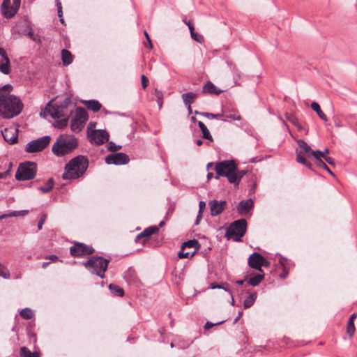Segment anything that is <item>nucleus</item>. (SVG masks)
Returning a JSON list of instances; mask_svg holds the SVG:
<instances>
[{
    "label": "nucleus",
    "mask_w": 357,
    "mask_h": 357,
    "mask_svg": "<svg viewBox=\"0 0 357 357\" xmlns=\"http://www.w3.org/2000/svg\"><path fill=\"white\" fill-rule=\"evenodd\" d=\"M24 105L17 96L10 93L0 94V116L3 119H12L18 116L22 111Z\"/></svg>",
    "instance_id": "f257e3e1"
},
{
    "label": "nucleus",
    "mask_w": 357,
    "mask_h": 357,
    "mask_svg": "<svg viewBox=\"0 0 357 357\" xmlns=\"http://www.w3.org/2000/svg\"><path fill=\"white\" fill-rule=\"evenodd\" d=\"M88 166V159L84 155H77L65 165L62 178L65 180L79 178L85 174Z\"/></svg>",
    "instance_id": "f03ea898"
},
{
    "label": "nucleus",
    "mask_w": 357,
    "mask_h": 357,
    "mask_svg": "<svg viewBox=\"0 0 357 357\" xmlns=\"http://www.w3.org/2000/svg\"><path fill=\"white\" fill-rule=\"evenodd\" d=\"M78 146L77 139L70 135H59L52 146V152L56 156H63L71 153Z\"/></svg>",
    "instance_id": "7ed1b4c3"
},
{
    "label": "nucleus",
    "mask_w": 357,
    "mask_h": 357,
    "mask_svg": "<svg viewBox=\"0 0 357 357\" xmlns=\"http://www.w3.org/2000/svg\"><path fill=\"white\" fill-rule=\"evenodd\" d=\"M109 262V259H106L100 256H93L84 262V266L93 274H96L100 278H104Z\"/></svg>",
    "instance_id": "20e7f679"
},
{
    "label": "nucleus",
    "mask_w": 357,
    "mask_h": 357,
    "mask_svg": "<svg viewBox=\"0 0 357 357\" xmlns=\"http://www.w3.org/2000/svg\"><path fill=\"white\" fill-rule=\"evenodd\" d=\"M70 102V100L69 98H66L63 100V102L61 105H52V101H50L47 104L44 112L40 113V116H42L43 114H47L54 119H60L64 116H68L70 112L68 109V105Z\"/></svg>",
    "instance_id": "39448f33"
},
{
    "label": "nucleus",
    "mask_w": 357,
    "mask_h": 357,
    "mask_svg": "<svg viewBox=\"0 0 357 357\" xmlns=\"http://www.w3.org/2000/svg\"><path fill=\"white\" fill-rule=\"evenodd\" d=\"M236 169V163L234 160H225L215 165V170L216 172L215 178L218 179L220 176H226L230 183L235 182L234 173Z\"/></svg>",
    "instance_id": "423d86ee"
},
{
    "label": "nucleus",
    "mask_w": 357,
    "mask_h": 357,
    "mask_svg": "<svg viewBox=\"0 0 357 357\" xmlns=\"http://www.w3.org/2000/svg\"><path fill=\"white\" fill-rule=\"evenodd\" d=\"M247 222L245 219H240L233 222L226 231V236L235 241H241L245 234Z\"/></svg>",
    "instance_id": "0eeeda50"
},
{
    "label": "nucleus",
    "mask_w": 357,
    "mask_h": 357,
    "mask_svg": "<svg viewBox=\"0 0 357 357\" xmlns=\"http://www.w3.org/2000/svg\"><path fill=\"white\" fill-rule=\"evenodd\" d=\"M37 173V165L33 162L21 163L16 172L15 178L18 181H26L33 178Z\"/></svg>",
    "instance_id": "6e6552de"
},
{
    "label": "nucleus",
    "mask_w": 357,
    "mask_h": 357,
    "mask_svg": "<svg viewBox=\"0 0 357 357\" xmlns=\"http://www.w3.org/2000/svg\"><path fill=\"white\" fill-rule=\"evenodd\" d=\"M88 119L89 116L86 109L82 107H77L70 122L71 130L74 132H79L84 128Z\"/></svg>",
    "instance_id": "1a4fd4ad"
},
{
    "label": "nucleus",
    "mask_w": 357,
    "mask_h": 357,
    "mask_svg": "<svg viewBox=\"0 0 357 357\" xmlns=\"http://www.w3.org/2000/svg\"><path fill=\"white\" fill-rule=\"evenodd\" d=\"M21 0H3L1 5V15L7 19L11 18L17 13Z\"/></svg>",
    "instance_id": "9d476101"
},
{
    "label": "nucleus",
    "mask_w": 357,
    "mask_h": 357,
    "mask_svg": "<svg viewBox=\"0 0 357 357\" xmlns=\"http://www.w3.org/2000/svg\"><path fill=\"white\" fill-rule=\"evenodd\" d=\"M50 139V137L47 135L37 139L32 140L26 145L25 151L27 153L41 151L49 145Z\"/></svg>",
    "instance_id": "9b49d317"
},
{
    "label": "nucleus",
    "mask_w": 357,
    "mask_h": 357,
    "mask_svg": "<svg viewBox=\"0 0 357 357\" xmlns=\"http://www.w3.org/2000/svg\"><path fill=\"white\" fill-rule=\"evenodd\" d=\"M198 248V242L196 240H190L183 243L178 257L180 259L190 258L195 255Z\"/></svg>",
    "instance_id": "f8f14e48"
},
{
    "label": "nucleus",
    "mask_w": 357,
    "mask_h": 357,
    "mask_svg": "<svg viewBox=\"0 0 357 357\" xmlns=\"http://www.w3.org/2000/svg\"><path fill=\"white\" fill-rule=\"evenodd\" d=\"M94 249L88 245L76 242L70 248V253L74 257H84L93 254Z\"/></svg>",
    "instance_id": "ddd939ff"
},
{
    "label": "nucleus",
    "mask_w": 357,
    "mask_h": 357,
    "mask_svg": "<svg viewBox=\"0 0 357 357\" xmlns=\"http://www.w3.org/2000/svg\"><path fill=\"white\" fill-rule=\"evenodd\" d=\"M88 138L91 144L100 145L109 140V134L104 130H95L88 132Z\"/></svg>",
    "instance_id": "4468645a"
},
{
    "label": "nucleus",
    "mask_w": 357,
    "mask_h": 357,
    "mask_svg": "<svg viewBox=\"0 0 357 357\" xmlns=\"http://www.w3.org/2000/svg\"><path fill=\"white\" fill-rule=\"evenodd\" d=\"M129 160V157L124 153H111L105 158L108 165H123L128 164Z\"/></svg>",
    "instance_id": "2eb2a0df"
},
{
    "label": "nucleus",
    "mask_w": 357,
    "mask_h": 357,
    "mask_svg": "<svg viewBox=\"0 0 357 357\" xmlns=\"http://www.w3.org/2000/svg\"><path fill=\"white\" fill-rule=\"evenodd\" d=\"M17 132V128L14 126L6 128L3 130H1L4 140L10 144H13L17 142L18 137Z\"/></svg>",
    "instance_id": "dca6fc26"
},
{
    "label": "nucleus",
    "mask_w": 357,
    "mask_h": 357,
    "mask_svg": "<svg viewBox=\"0 0 357 357\" xmlns=\"http://www.w3.org/2000/svg\"><path fill=\"white\" fill-rule=\"evenodd\" d=\"M10 71V59L8 57L5 50L0 47V72L8 75Z\"/></svg>",
    "instance_id": "f3484780"
},
{
    "label": "nucleus",
    "mask_w": 357,
    "mask_h": 357,
    "mask_svg": "<svg viewBox=\"0 0 357 357\" xmlns=\"http://www.w3.org/2000/svg\"><path fill=\"white\" fill-rule=\"evenodd\" d=\"M264 261V257L258 252L252 253L248 258V265L251 268L257 270L259 272L262 273L261 268V264Z\"/></svg>",
    "instance_id": "a211bd4d"
},
{
    "label": "nucleus",
    "mask_w": 357,
    "mask_h": 357,
    "mask_svg": "<svg viewBox=\"0 0 357 357\" xmlns=\"http://www.w3.org/2000/svg\"><path fill=\"white\" fill-rule=\"evenodd\" d=\"M225 201L211 200L209 202L208 205L211 208V214L212 216H216L220 214L225 209Z\"/></svg>",
    "instance_id": "6ab92c4d"
},
{
    "label": "nucleus",
    "mask_w": 357,
    "mask_h": 357,
    "mask_svg": "<svg viewBox=\"0 0 357 357\" xmlns=\"http://www.w3.org/2000/svg\"><path fill=\"white\" fill-rule=\"evenodd\" d=\"M253 207V201L252 199L243 200L239 202L237 207L238 212L241 214H245Z\"/></svg>",
    "instance_id": "aec40b11"
},
{
    "label": "nucleus",
    "mask_w": 357,
    "mask_h": 357,
    "mask_svg": "<svg viewBox=\"0 0 357 357\" xmlns=\"http://www.w3.org/2000/svg\"><path fill=\"white\" fill-rule=\"evenodd\" d=\"M203 93L219 95L222 92V90L219 89L211 82H206L203 86Z\"/></svg>",
    "instance_id": "412c9836"
},
{
    "label": "nucleus",
    "mask_w": 357,
    "mask_h": 357,
    "mask_svg": "<svg viewBox=\"0 0 357 357\" xmlns=\"http://www.w3.org/2000/svg\"><path fill=\"white\" fill-rule=\"evenodd\" d=\"M159 229L157 226H151L146 228L142 232L139 234L137 236V239H140L144 237H149L151 235L157 233Z\"/></svg>",
    "instance_id": "4be33fe9"
},
{
    "label": "nucleus",
    "mask_w": 357,
    "mask_h": 357,
    "mask_svg": "<svg viewBox=\"0 0 357 357\" xmlns=\"http://www.w3.org/2000/svg\"><path fill=\"white\" fill-rule=\"evenodd\" d=\"M229 119L234 121H240L241 120V116L240 115L239 112L236 109L226 111L225 112V118L222 119V121H226Z\"/></svg>",
    "instance_id": "5701e85b"
},
{
    "label": "nucleus",
    "mask_w": 357,
    "mask_h": 357,
    "mask_svg": "<svg viewBox=\"0 0 357 357\" xmlns=\"http://www.w3.org/2000/svg\"><path fill=\"white\" fill-rule=\"evenodd\" d=\"M83 103L88 109L93 112H98L101 108V104L96 100H85Z\"/></svg>",
    "instance_id": "b1692460"
},
{
    "label": "nucleus",
    "mask_w": 357,
    "mask_h": 357,
    "mask_svg": "<svg viewBox=\"0 0 357 357\" xmlns=\"http://www.w3.org/2000/svg\"><path fill=\"white\" fill-rule=\"evenodd\" d=\"M61 59L64 66H68L73 62V55L70 51L63 49L61 51Z\"/></svg>",
    "instance_id": "393cba45"
},
{
    "label": "nucleus",
    "mask_w": 357,
    "mask_h": 357,
    "mask_svg": "<svg viewBox=\"0 0 357 357\" xmlns=\"http://www.w3.org/2000/svg\"><path fill=\"white\" fill-rule=\"evenodd\" d=\"M264 273L262 271V273L259 272L258 274L255 275V276L250 278L248 280V283L253 287L257 286L264 279Z\"/></svg>",
    "instance_id": "a878e982"
},
{
    "label": "nucleus",
    "mask_w": 357,
    "mask_h": 357,
    "mask_svg": "<svg viewBox=\"0 0 357 357\" xmlns=\"http://www.w3.org/2000/svg\"><path fill=\"white\" fill-rule=\"evenodd\" d=\"M311 108L317 113L318 116L324 121H328V118L326 115L323 112V111L321 109V107L316 102H313L311 104Z\"/></svg>",
    "instance_id": "bb28decb"
},
{
    "label": "nucleus",
    "mask_w": 357,
    "mask_h": 357,
    "mask_svg": "<svg viewBox=\"0 0 357 357\" xmlns=\"http://www.w3.org/2000/svg\"><path fill=\"white\" fill-rule=\"evenodd\" d=\"M20 355L23 357H40V354L38 351L31 352L26 347L20 348Z\"/></svg>",
    "instance_id": "cd10ccee"
},
{
    "label": "nucleus",
    "mask_w": 357,
    "mask_h": 357,
    "mask_svg": "<svg viewBox=\"0 0 357 357\" xmlns=\"http://www.w3.org/2000/svg\"><path fill=\"white\" fill-rule=\"evenodd\" d=\"M197 98V94L193 92H188L182 95V98L185 104H192Z\"/></svg>",
    "instance_id": "c85d7f7f"
},
{
    "label": "nucleus",
    "mask_w": 357,
    "mask_h": 357,
    "mask_svg": "<svg viewBox=\"0 0 357 357\" xmlns=\"http://www.w3.org/2000/svg\"><path fill=\"white\" fill-rule=\"evenodd\" d=\"M109 289L116 296L122 297L124 295L123 289L118 285L110 284L109 285Z\"/></svg>",
    "instance_id": "c756f323"
},
{
    "label": "nucleus",
    "mask_w": 357,
    "mask_h": 357,
    "mask_svg": "<svg viewBox=\"0 0 357 357\" xmlns=\"http://www.w3.org/2000/svg\"><path fill=\"white\" fill-rule=\"evenodd\" d=\"M246 172H247L245 170L238 171L237 169V167L236 166V169L234 170V176L236 181L235 182L232 183V184L238 185L239 182L241 181V178L246 174Z\"/></svg>",
    "instance_id": "7c9ffc66"
},
{
    "label": "nucleus",
    "mask_w": 357,
    "mask_h": 357,
    "mask_svg": "<svg viewBox=\"0 0 357 357\" xmlns=\"http://www.w3.org/2000/svg\"><path fill=\"white\" fill-rule=\"evenodd\" d=\"M296 161L305 165L309 169H311V165L307 161L306 158L302 155L301 152L296 150Z\"/></svg>",
    "instance_id": "2f4dec72"
},
{
    "label": "nucleus",
    "mask_w": 357,
    "mask_h": 357,
    "mask_svg": "<svg viewBox=\"0 0 357 357\" xmlns=\"http://www.w3.org/2000/svg\"><path fill=\"white\" fill-rule=\"evenodd\" d=\"M53 186L54 180L52 178H51L47 181L45 185L40 187L39 190L44 193H47L49 192L53 188Z\"/></svg>",
    "instance_id": "473e14b6"
},
{
    "label": "nucleus",
    "mask_w": 357,
    "mask_h": 357,
    "mask_svg": "<svg viewBox=\"0 0 357 357\" xmlns=\"http://www.w3.org/2000/svg\"><path fill=\"white\" fill-rule=\"evenodd\" d=\"M20 316L24 319H31L33 317V311L29 308H24L20 312Z\"/></svg>",
    "instance_id": "72a5a7b5"
},
{
    "label": "nucleus",
    "mask_w": 357,
    "mask_h": 357,
    "mask_svg": "<svg viewBox=\"0 0 357 357\" xmlns=\"http://www.w3.org/2000/svg\"><path fill=\"white\" fill-rule=\"evenodd\" d=\"M297 142H298V144L299 147L301 148L305 153L308 154L309 156H310V154H311V153H310V151H311L310 146L304 140H302V139L298 140Z\"/></svg>",
    "instance_id": "f704fd0d"
},
{
    "label": "nucleus",
    "mask_w": 357,
    "mask_h": 357,
    "mask_svg": "<svg viewBox=\"0 0 357 357\" xmlns=\"http://www.w3.org/2000/svg\"><path fill=\"white\" fill-rule=\"evenodd\" d=\"M257 296L255 294L250 295L243 302V306L245 308H248L251 307L255 300H256Z\"/></svg>",
    "instance_id": "c9c22d12"
},
{
    "label": "nucleus",
    "mask_w": 357,
    "mask_h": 357,
    "mask_svg": "<svg viewBox=\"0 0 357 357\" xmlns=\"http://www.w3.org/2000/svg\"><path fill=\"white\" fill-rule=\"evenodd\" d=\"M68 123V116L62 117L61 119L56 121L55 126L58 128L63 129L67 126Z\"/></svg>",
    "instance_id": "e433bc0d"
},
{
    "label": "nucleus",
    "mask_w": 357,
    "mask_h": 357,
    "mask_svg": "<svg viewBox=\"0 0 357 357\" xmlns=\"http://www.w3.org/2000/svg\"><path fill=\"white\" fill-rule=\"evenodd\" d=\"M154 96L157 99L158 107L160 109L162 105L163 93L160 90L155 89L154 91Z\"/></svg>",
    "instance_id": "4c0bfd02"
},
{
    "label": "nucleus",
    "mask_w": 357,
    "mask_h": 357,
    "mask_svg": "<svg viewBox=\"0 0 357 357\" xmlns=\"http://www.w3.org/2000/svg\"><path fill=\"white\" fill-rule=\"evenodd\" d=\"M0 276L4 279H8L10 277L9 271L0 262Z\"/></svg>",
    "instance_id": "58836bf2"
},
{
    "label": "nucleus",
    "mask_w": 357,
    "mask_h": 357,
    "mask_svg": "<svg viewBox=\"0 0 357 357\" xmlns=\"http://www.w3.org/2000/svg\"><path fill=\"white\" fill-rule=\"evenodd\" d=\"M356 328L354 326V322L351 320H349L347 325V333L350 337H352L355 333Z\"/></svg>",
    "instance_id": "ea45409f"
},
{
    "label": "nucleus",
    "mask_w": 357,
    "mask_h": 357,
    "mask_svg": "<svg viewBox=\"0 0 357 357\" xmlns=\"http://www.w3.org/2000/svg\"><path fill=\"white\" fill-rule=\"evenodd\" d=\"M316 165L324 169H326V171H328L331 174L333 175V173L331 171V169L328 167V166L326 165V164L321 160H318L315 162Z\"/></svg>",
    "instance_id": "a19ab883"
},
{
    "label": "nucleus",
    "mask_w": 357,
    "mask_h": 357,
    "mask_svg": "<svg viewBox=\"0 0 357 357\" xmlns=\"http://www.w3.org/2000/svg\"><path fill=\"white\" fill-rule=\"evenodd\" d=\"M312 155L315 159L316 161L318 160H321L322 158H324V153L321 151H314L311 152L310 155Z\"/></svg>",
    "instance_id": "79ce46f5"
},
{
    "label": "nucleus",
    "mask_w": 357,
    "mask_h": 357,
    "mask_svg": "<svg viewBox=\"0 0 357 357\" xmlns=\"http://www.w3.org/2000/svg\"><path fill=\"white\" fill-rule=\"evenodd\" d=\"M27 211H14L10 213H8V215L10 218L11 217H17V216H21L24 215L27 213Z\"/></svg>",
    "instance_id": "37998d69"
},
{
    "label": "nucleus",
    "mask_w": 357,
    "mask_h": 357,
    "mask_svg": "<svg viewBox=\"0 0 357 357\" xmlns=\"http://www.w3.org/2000/svg\"><path fill=\"white\" fill-rule=\"evenodd\" d=\"M121 149V145H116L113 142H110L108 144V150L110 151L114 152V151L120 150Z\"/></svg>",
    "instance_id": "c03bdc74"
},
{
    "label": "nucleus",
    "mask_w": 357,
    "mask_h": 357,
    "mask_svg": "<svg viewBox=\"0 0 357 357\" xmlns=\"http://www.w3.org/2000/svg\"><path fill=\"white\" fill-rule=\"evenodd\" d=\"M193 40H195V41L199 43H202V41H203V37L202 36H200L198 33L197 32H192L191 34H190Z\"/></svg>",
    "instance_id": "a18cd8bd"
},
{
    "label": "nucleus",
    "mask_w": 357,
    "mask_h": 357,
    "mask_svg": "<svg viewBox=\"0 0 357 357\" xmlns=\"http://www.w3.org/2000/svg\"><path fill=\"white\" fill-rule=\"evenodd\" d=\"M289 120L292 122V123H294L299 130L303 128L301 124L296 117L291 116V118H289Z\"/></svg>",
    "instance_id": "49530a36"
},
{
    "label": "nucleus",
    "mask_w": 357,
    "mask_h": 357,
    "mask_svg": "<svg viewBox=\"0 0 357 357\" xmlns=\"http://www.w3.org/2000/svg\"><path fill=\"white\" fill-rule=\"evenodd\" d=\"M202 132V136L204 139H206L210 140L211 142H213V137L208 129Z\"/></svg>",
    "instance_id": "de8ad7c7"
},
{
    "label": "nucleus",
    "mask_w": 357,
    "mask_h": 357,
    "mask_svg": "<svg viewBox=\"0 0 357 357\" xmlns=\"http://www.w3.org/2000/svg\"><path fill=\"white\" fill-rule=\"evenodd\" d=\"M224 322H225V320L221 321L218 322V323H215V324H213V323H211L209 321H207L206 323V324L204 325V328L206 329V330H208V329L211 328L213 326H214L215 325L221 324H222Z\"/></svg>",
    "instance_id": "09e8293b"
},
{
    "label": "nucleus",
    "mask_w": 357,
    "mask_h": 357,
    "mask_svg": "<svg viewBox=\"0 0 357 357\" xmlns=\"http://www.w3.org/2000/svg\"><path fill=\"white\" fill-rule=\"evenodd\" d=\"M196 114L202 115L204 117H206L208 119H214V114L208 113V112H198L197 111H195Z\"/></svg>",
    "instance_id": "8fccbe9b"
},
{
    "label": "nucleus",
    "mask_w": 357,
    "mask_h": 357,
    "mask_svg": "<svg viewBox=\"0 0 357 357\" xmlns=\"http://www.w3.org/2000/svg\"><path fill=\"white\" fill-rule=\"evenodd\" d=\"M46 218H47V215L46 214H43L41 218H40V220L38 224V230H40L42 228H43V225L46 220Z\"/></svg>",
    "instance_id": "3c124183"
},
{
    "label": "nucleus",
    "mask_w": 357,
    "mask_h": 357,
    "mask_svg": "<svg viewBox=\"0 0 357 357\" xmlns=\"http://www.w3.org/2000/svg\"><path fill=\"white\" fill-rule=\"evenodd\" d=\"M141 81L143 89H146L148 86V79L144 75L141 76Z\"/></svg>",
    "instance_id": "603ef678"
},
{
    "label": "nucleus",
    "mask_w": 357,
    "mask_h": 357,
    "mask_svg": "<svg viewBox=\"0 0 357 357\" xmlns=\"http://www.w3.org/2000/svg\"><path fill=\"white\" fill-rule=\"evenodd\" d=\"M199 213H202L206 207V203L204 201L199 202Z\"/></svg>",
    "instance_id": "864d4df0"
},
{
    "label": "nucleus",
    "mask_w": 357,
    "mask_h": 357,
    "mask_svg": "<svg viewBox=\"0 0 357 357\" xmlns=\"http://www.w3.org/2000/svg\"><path fill=\"white\" fill-rule=\"evenodd\" d=\"M198 126L201 130L202 132L207 130L208 128H206V126L204 125V123L202 121H199L198 122Z\"/></svg>",
    "instance_id": "5fc2aeb1"
},
{
    "label": "nucleus",
    "mask_w": 357,
    "mask_h": 357,
    "mask_svg": "<svg viewBox=\"0 0 357 357\" xmlns=\"http://www.w3.org/2000/svg\"><path fill=\"white\" fill-rule=\"evenodd\" d=\"M198 126L201 130L202 132L207 130L208 128H206V126L204 125V123L202 121H199L198 122Z\"/></svg>",
    "instance_id": "6e6d98bb"
},
{
    "label": "nucleus",
    "mask_w": 357,
    "mask_h": 357,
    "mask_svg": "<svg viewBox=\"0 0 357 357\" xmlns=\"http://www.w3.org/2000/svg\"><path fill=\"white\" fill-rule=\"evenodd\" d=\"M328 164L333 165L334 164L333 159L331 157L325 156L324 158Z\"/></svg>",
    "instance_id": "4d7b16f0"
},
{
    "label": "nucleus",
    "mask_w": 357,
    "mask_h": 357,
    "mask_svg": "<svg viewBox=\"0 0 357 357\" xmlns=\"http://www.w3.org/2000/svg\"><path fill=\"white\" fill-rule=\"evenodd\" d=\"M9 175V171H6L4 172L0 173V179L1 178H6Z\"/></svg>",
    "instance_id": "13d9d810"
},
{
    "label": "nucleus",
    "mask_w": 357,
    "mask_h": 357,
    "mask_svg": "<svg viewBox=\"0 0 357 357\" xmlns=\"http://www.w3.org/2000/svg\"><path fill=\"white\" fill-rule=\"evenodd\" d=\"M144 35L146 36V39H147V40H148V43H149V47L152 48L153 45H152L151 39H150V38H149V35H148V33H147V32L146 31H144Z\"/></svg>",
    "instance_id": "bf43d9fd"
},
{
    "label": "nucleus",
    "mask_w": 357,
    "mask_h": 357,
    "mask_svg": "<svg viewBox=\"0 0 357 357\" xmlns=\"http://www.w3.org/2000/svg\"><path fill=\"white\" fill-rule=\"evenodd\" d=\"M211 285V288L212 289L219 288V289H224L225 290H227L226 288H224L222 286L218 285V284H217L215 283H212Z\"/></svg>",
    "instance_id": "052dcab7"
},
{
    "label": "nucleus",
    "mask_w": 357,
    "mask_h": 357,
    "mask_svg": "<svg viewBox=\"0 0 357 357\" xmlns=\"http://www.w3.org/2000/svg\"><path fill=\"white\" fill-rule=\"evenodd\" d=\"M46 258L50 259L52 261H56V260L58 259V257L56 255H49Z\"/></svg>",
    "instance_id": "680f3d73"
},
{
    "label": "nucleus",
    "mask_w": 357,
    "mask_h": 357,
    "mask_svg": "<svg viewBox=\"0 0 357 357\" xmlns=\"http://www.w3.org/2000/svg\"><path fill=\"white\" fill-rule=\"evenodd\" d=\"M269 264H270V263H269V262H268V261H267V260L264 257V261H263V262H261V268L262 266H266V267H267V266H269Z\"/></svg>",
    "instance_id": "e2e57ef3"
},
{
    "label": "nucleus",
    "mask_w": 357,
    "mask_h": 357,
    "mask_svg": "<svg viewBox=\"0 0 357 357\" xmlns=\"http://www.w3.org/2000/svg\"><path fill=\"white\" fill-rule=\"evenodd\" d=\"M57 10H58V15L60 18V21L61 23H63V19L62 18V14H63L62 9H57Z\"/></svg>",
    "instance_id": "0e129e2a"
},
{
    "label": "nucleus",
    "mask_w": 357,
    "mask_h": 357,
    "mask_svg": "<svg viewBox=\"0 0 357 357\" xmlns=\"http://www.w3.org/2000/svg\"><path fill=\"white\" fill-rule=\"evenodd\" d=\"M221 118L222 119L225 118V114H214V119H219Z\"/></svg>",
    "instance_id": "69168bd1"
},
{
    "label": "nucleus",
    "mask_w": 357,
    "mask_h": 357,
    "mask_svg": "<svg viewBox=\"0 0 357 357\" xmlns=\"http://www.w3.org/2000/svg\"><path fill=\"white\" fill-rule=\"evenodd\" d=\"M11 88H12L11 85L6 84V85H4L3 87L0 88V91H1V90H7V89H11Z\"/></svg>",
    "instance_id": "338daca9"
},
{
    "label": "nucleus",
    "mask_w": 357,
    "mask_h": 357,
    "mask_svg": "<svg viewBox=\"0 0 357 357\" xmlns=\"http://www.w3.org/2000/svg\"><path fill=\"white\" fill-rule=\"evenodd\" d=\"M357 317V314L356 313H354L351 315L350 318L349 320H351L352 322H354V319L356 318Z\"/></svg>",
    "instance_id": "774afa93"
}]
</instances>
